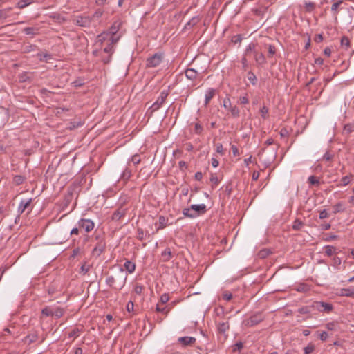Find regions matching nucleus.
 Instances as JSON below:
<instances>
[{"label": "nucleus", "mask_w": 354, "mask_h": 354, "mask_svg": "<svg viewBox=\"0 0 354 354\" xmlns=\"http://www.w3.org/2000/svg\"><path fill=\"white\" fill-rule=\"evenodd\" d=\"M127 279V274L124 269L120 268L119 271L114 276H109L106 279V283L115 290H121L125 285Z\"/></svg>", "instance_id": "obj_1"}, {"label": "nucleus", "mask_w": 354, "mask_h": 354, "mask_svg": "<svg viewBox=\"0 0 354 354\" xmlns=\"http://www.w3.org/2000/svg\"><path fill=\"white\" fill-rule=\"evenodd\" d=\"M207 212V207L205 204L192 205L189 208H184L183 214L185 216L189 218H195L199 215L203 214Z\"/></svg>", "instance_id": "obj_2"}, {"label": "nucleus", "mask_w": 354, "mask_h": 354, "mask_svg": "<svg viewBox=\"0 0 354 354\" xmlns=\"http://www.w3.org/2000/svg\"><path fill=\"white\" fill-rule=\"evenodd\" d=\"M119 39L120 37H115L114 35H110L109 32H104L97 37L95 44L102 48L104 45L109 42L111 44H115Z\"/></svg>", "instance_id": "obj_3"}, {"label": "nucleus", "mask_w": 354, "mask_h": 354, "mask_svg": "<svg viewBox=\"0 0 354 354\" xmlns=\"http://www.w3.org/2000/svg\"><path fill=\"white\" fill-rule=\"evenodd\" d=\"M164 59V54L158 52L148 57L146 60V66L148 68H156L158 66Z\"/></svg>", "instance_id": "obj_4"}, {"label": "nucleus", "mask_w": 354, "mask_h": 354, "mask_svg": "<svg viewBox=\"0 0 354 354\" xmlns=\"http://www.w3.org/2000/svg\"><path fill=\"white\" fill-rule=\"evenodd\" d=\"M12 8H8L0 10V20H5L7 22H11L16 19L18 12H13Z\"/></svg>", "instance_id": "obj_5"}, {"label": "nucleus", "mask_w": 354, "mask_h": 354, "mask_svg": "<svg viewBox=\"0 0 354 354\" xmlns=\"http://www.w3.org/2000/svg\"><path fill=\"white\" fill-rule=\"evenodd\" d=\"M168 91L164 90L161 91L160 96L158 97L156 101L151 105L150 109H151V112H154L158 111L162 105L165 103L167 97L168 96Z\"/></svg>", "instance_id": "obj_6"}, {"label": "nucleus", "mask_w": 354, "mask_h": 354, "mask_svg": "<svg viewBox=\"0 0 354 354\" xmlns=\"http://www.w3.org/2000/svg\"><path fill=\"white\" fill-rule=\"evenodd\" d=\"M264 319V316L261 313H257L250 316L245 320V325L248 327H252L257 325Z\"/></svg>", "instance_id": "obj_7"}, {"label": "nucleus", "mask_w": 354, "mask_h": 354, "mask_svg": "<svg viewBox=\"0 0 354 354\" xmlns=\"http://www.w3.org/2000/svg\"><path fill=\"white\" fill-rule=\"evenodd\" d=\"M311 307L314 310H317L320 312L329 313L330 312L333 307V305L328 303H325L323 301H314Z\"/></svg>", "instance_id": "obj_8"}, {"label": "nucleus", "mask_w": 354, "mask_h": 354, "mask_svg": "<svg viewBox=\"0 0 354 354\" xmlns=\"http://www.w3.org/2000/svg\"><path fill=\"white\" fill-rule=\"evenodd\" d=\"M113 45L109 43H106V44L104 45L103 48V52L106 54V56L102 55V61L104 62V64H109L111 59L112 54L113 53Z\"/></svg>", "instance_id": "obj_9"}, {"label": "nucleus", "mask_w": 354, "mask_h": 354, "mask_svg": "<svg viewBox=\"0 0 354 354\" xmlns=\"http://www.w3.org/2000/svg\"><path fill=\"white\" fill-rule=\"evenodd\" d=\"M77 225L80 229H83L87 233L91 232L95 227L94 222L86 218H81Z\"/></svg>", "instance_id": "obj_10"}, {"label": "nucleus", "mask_w": 354, "mask_h": 354, "mask_svg": "<svg viewBox=\"0 0 354 354\" xmlns=\"http://www.w3.org/2000/svg\"><path fill=\"white\" fill-rule=\"evenodd\" d=\"M185 75L188 80L192 81L201 80L202 79L201 74L194 68H187L185 71Z\"/></svg>", "instance_id": "obj_11"}, {"label": "nucleus", "mask_w": 354, "mask_h": 354, "mask_svg": "<svg viewBox=\"0 0 354 354\" xmlns=\"http://www.w3.org/2000/svg\"><path fill=\"white\" fill-rule=\"evenodd\" d=\"M196 339L192 337H182L178 339V342L184 347L192 346L195 344Z\"/></svg>", "instance_id": "obj_12"}, {"label": "nucleus", "mask_w": 354, "mask_h": 354, "mask_svg": "<svg viewBox=\"0 0 354 354\" xmlns=\"http://www.w3.org/2000/svg\"><path fill=\"white\" fill-rule=\"evenodd\" d=\"M106 243L104 241H100L97 243L92 250V254L95 257H99L104 251Z\"/></svg>", "instance_id": "obj_13"}, {"label": "nucleus", "mask_w": 354, "mask_h": 354, "mask_svg": "<svg viewBox=\"0 0 354 354\" xmlns=\"http://www.w3.org/2000/svg\"><path fill=\"white\" fill-rule=\"evenodd\" d=\"M127 214V209L123 208L122 206L120 207L118 209H116L113 215H112V220L118 221L122 217H124Z\"/></svg>", "instance_id": "obj_14"}, {"label": "nucleus", "mask_w": 354, "mask_h": 354, "mask_svg": "<svg viewBox=\"0 0 354 354\" xmlns=\"http://www.w3.org/2000/svg\"><path fill=\"white\" fill-rule=\"evenodd\" d=\"M122 26V22L120 21H115L113 22L111 28H109V31L106 32L110 33L111 35L116 36L117 32L119 31L120 27Z\"/></svg>", "instance_id": "obj_15"}, {"label": "nucleus", "mask_w": 354, "mask_h": 354, "mask_svg": "<svg viewBox=\"0 0 354 354\" xmlns=\"http://www.w3.org/2000/svg\"><path fill=\"white\" fill-rule=\"evenodd\" d=\"M254 57L257 65H263L266 63V59L262 53L254 52Z\"/></svg>", "instance_id": "obj_16"}, {"label": "nucleus", "mask_w": 354, "mask_h": 354, "mask_svg": "<svg viewBox=\"0 0 354 354\" xmlns=\"http://www.w3.org/2000/svg\"><path fill=\"white\" fill-rule=\"evenodd\" d=\"M169 305H166V306H164V305H161L160 304H158L156 305V310L158 313H162V314H164L165 316L167 315V314L169 313V311L171 310V308H172V306H169Z\"/></svg>", "instance_id": "obj_17"}, {"label": "nucleus", "mask_w": 354, "mask_h": 354, "mask_svg": "<svg viewBox=\"0 0 354 354\" xmlns=\"http://www.w3.org/2000/svg\"><path fill=\"white\" fill-rule=\"evenodd\" d=\"M32 201V198H30L27 201L22 200L20 202L19 205L18 207V213L19 214H22L26 210V209L28 208V207L30 205Z\"/></svg>", "instance_id": "obj_18"}, {"label": "nucleus", "mask_w": 354, "mask_h": 354, "mask_svg": "<svg viewBox=\"0 0 354 354\" xmlns=\"http://www.w3.org/2000/svg\"><path fill=\"white\" fill-rule=\"evenodd\" d=\"M324 249L327 257H332L337 253L336 247L333 245H326Z\"/></svg>", "instance_id": "obj_19"}, {"label": "nucleus", "mask_w": 354, "mask_h": 354, "mask_svg": "<svg viewBox=\"0 0 354 354\" xmlns=\"http://www.w3.org/2000/svg\"><path fill=\"white\" fill-rule=\"evenodd\" d=\"M267 9L268 7L266 6H257L252 8V12L257 16H263L266 13Z\"/></svg>", "instance_id": "obj_20"}, {"label": "nucleus", "mask_w": 354, "mask_h": 354, "mask_svg": "<svg viewBox=\"0 0 354 354\" xmlns=\"http://www.w3.org/2000/svg\"><path fill=\"white\" fill-rule=\"evenodd\" d=\"M124 267L129 274H132L136 270V264L127 259L124 263Z\"/></svg>", "instance_id": "obj_21"}, {"label": "nucleus", "mask_w": 354, "mask_h": 354, "mask_svg": "<svg viewBox=\"0 0 354 354\" xmlns=\"http://www.w3.org/2000/svg\"><path fill=\"white\" fill-rule=\"evenodd\" d=\"M216 91L214 88H209L205 93V104L207 105L210 100L214 97L215 95Z\"/></svg>", "instance_id": "obj_22"}, {"label": "nucleus", "mask_w": 354, "mask_h": 354, "mask_svg": "<svg viewBox=\"0 0 354 354\" xmlns=\"http://www.w3.org/2000/svg\"><path fill=\"white\" fill-rule=\"evenodd\" d=\"M340 292L341 296L351 297L354 298V288H342Z\"/></svg>", "instance_id": "obj_23"}, {"label": "nucleus", "mask_w": 354, "mask_h": 354, "mask_svg": "<svg viewBox=\"0 0 354 354\" xmlns=\"http://www.w3.org/2000/svg\"><path fill=\"white\" fill-rule=\"evenodd\" d=\"M340 44L346 50H348L351 48V41L346 36H343L341 38Z\"/></svg>", "instance_id": "obj_24"}, {"label": "nucleus", "mask_w": 354, "mask_h": 354, "mask_svg": "<svg viewBox=\"0 0 354 354\" xmlns=\"http://www.w3.org/2000/svg\"><path fill=\"white\" fill-rule=\"evenodd\" d=\"M39 337L36 333H31L25 337V342L28 344L35 342L38 339Z\"/></svg>", "instance_id": "obj_25"}, {"label": "nucleus", "mask_w": 354, "mask_h": 354, "mask_svg": "<svg viewBox=\"0 0 354 354\" xmlns=\"http://www.w3.org/2000/svg\"><path fill=\"white\" fill-rule=\"evenodd\" d=\"M158 221L159 227H158L157 230L164 229L168 225V218L164 216H160Z\"/></svg>", "instance_id": "obj_26"}, {"label": "nucleus", "mask_w": 354, "mask_h": 354, "mask_svg": "<svg viewBox=\"0 0 354 354\" xmlns=\"http://www.w3.org/2000/svg\"><path fill=\"white\" fill-rule=\"evenodd\" d=\"M229 324L228 322H219L218 324L217 328L218 330L220 333H225L229 329Z\"/></svg>", "instance_id": "obj_27"}, {"label": "nucleus", "mask_w": 354, "mask_h": 354, "mask_svg": "<svg viewBox=\"0 0 354 354\" xmlns=\"http://www.w3.org/2000/svg\"><path fill=\"white\" fill-rule=\"evenodd\" d=\"M333 214H336L339 212H343L345 211V207H344V204L342 202L337 203V204L333 206Z\"/></svg>", "instance_id": "obj_28"}, {"label": "nucleus", "mask_w": 354, "mask_h": 354, "mask_svg": "<svg viewBox=\"0 0 354 354\" xmlns=\"http://www.w3.org/2000/svg\"><path fill=\"white\" fill-rule=\"evenodd\" d=\"M82 125H83V123L80 120V121H72L68 123L67 129L69 130H73V129L78 128Z\"/></svg>", "instance_id": "obj_29"}, {"label": "nucleus", "mask_w": 354, "mask_h": 354, "mask_svg": "<svg viewBox=\"0 0 354 354\" xmlns=\"http://www.w3.org/2000/svg\"><path fill=\"white\" fill-rule=\"evenodd\" d=\"M200 21V18L198 17H192L185 26V28L188 27H193L196 25Z\"/></svg>", "instance_id": "obj_30"}, {"label": "nucleus", "mask_w": 354, "mask_h": 354, "mask_svg": "<svg viewBox=\"0 0 354 354\" xmlns=\"http://www.w3.org/2000/svg\"><path fill=\"white\" fill-rule=\"evenodd\" d=\"M247 77L248 80L251 82L252 85H256L257 83V78L255 74L252 71H249L247 74Z\"/></svg>", "instance_id": "obj_31"}, {"label": "nucleus", "mask_w": 354, "mask_h": 354, "mask_svg": "<svg viewBox=\"0 0 354 354\" xmlns=\"http://www.w3.org/2000/svg\"><path fill=\"white\" fill-rule=\"evenodd\" d=\"M64 313L65 310L63 308L57 307L55 310H53V316L55 317L56 318H60L64 315Z\"/></svg>", "instance_id": "obj_32"}, {"label": "nucleus", "mask_w": 354, "mask_h": 354, "mask_svg": "<svg viewBox=\"0 0 354 354\" xmlns=\"http://www.w3.org/2000/svg\"><path fill=\"white\" fill-rule=\"evenodd\" d=\"M304 226V222L299 219H296L292 224V229L294 230H300Z\"/></svg>", "instance_id": "obj_33"}, {"label": "nucleus", "mask_w": 354, "mask_h": 354, "mask_svg": "<svg viewBox=\"0 0 354 354\" xmlns=\"http://www.w3.org/2000/svg\"><path fill=\"white\" fill-rule=\"evenodd\" d=\"M23 31L26 35L33 36L37 33L38 29L34 27H26Z\"/></svg>", "instance_id": "obj_34"}, {"label": "nucleus", "mask_w": 354, "mask_h": 354, "mask_svg": "<svg viewBox=\"0 0 354 354\" xmlns=\"http://www.w3.org/2000/svg\"><path fill=\"white\" fill-rule=\"evenodd\" d=\"M162 257H163L165 258V261H169L172 257L171 250L169 248H166L162 252Z\"/></svg>", "instance_id": "obj_35"}, {"label": "nucleus", "mask_w": 354, "mask_h": 354, "mask_svg": "<svg viewBox=\"0 0 354 354\" xmlns=\"http://www.w3.org/2000/svg\"><path fill=\"white\" fill-rule=\"evenodd\" d=\"M229 111L234 118H239L240 115V110L236 106H232Z\"/></svg>", "instance_id": "obj_36"}, {"label": "nucleus", "mask_w": 354, "mask_h": 354, "mask_svg": "<svg viewBox=\"0 0 354 354\" xmlns=\"http://www.w3.org/2000/svg\"><path fill=\"white\" fill-rule=\"evenodd\" d=\"M308 183L311 185H319V180L315 176H310L308 178Z\"/></svg>", "instance_id": "obj_37"}, {"label": "nucleus", "mask_w": 354, "mask_h": 354, "mask_svg": "<svg viewBox=\"0 0 354 354\" xmlns=\"http://www.w3.org/2000/svg\"><path fill=\"white\" fill-rule=\"evenodd\" d=\"M338 239H339V236L337 235L326 234L324 235V236L323 237L322 239L324 241L329 242V241H332L334 240H337Z\"/></svg>", "instance_id": "obj_38"}, {"label": "nucleus", "mask_w": 354, "mask_h": 354, "mask_svg": "<svg viewBox=\"0 0 354 354\" xmlns=\"http://www.w3.org/2000/svg\"><path fill=\"white\" fill-rule=\"evenodd\" d=\"M131 176V171L128 168L125 169V170L122 172L121 175V178L124 180H128Z\"/></svg>", "instance_id": "obj_39"}, {"label": "nucleus", "mask_w": 354, "mask_h": 354, "mask_svg": "<svg viewBox=\"0 0 354 354\" xmlns=\"http://www.w3.org/2000/svg\"><path fill=\"white\" fill-rule=\"evenodd\" d=\"M53 310H52V309L49 306H46L41 310V315L46 316V317H48V316L53 317Z\"/></svg>", "instance_id": "obj_40"}, {"label": "nucleus", "mask_w": 354, "mask_h": 354, "mask_svg": "<svg viewBox=\"0 0 354 354\" xmlns=\"http://www.w3.org/2000/svg\"><path fill=\"white\" fill-rule=\"evenodd\" d=\"M169 300V296L168 294H163L160 296V302L158 304H160L161 305H165L167 304Z\"/></svg>", "instance_id": "obj_41"}, {"label": "nucleus", "mask_w": 354, "mask_h": 354, "mask_svg": "<svg viewBox=\"0 0 354 354\" xmlns=\"http://www.w3.org/2000/svg\"><path fill=\"white\" fill-rule=\"evenodd\" d=\"M315 7V4L313 2L309 1L304 4V8L308 12H311Z\"/></svg>", "instance_id": "obj_42"}, {"label": "nucleus", "mask_w": 354, "mask_h": 354, "mask_svg": "<svg viewBox=\"0 0 354 354\" xmlns=\"http://www.w3.org/2000/svg\"><path fill=\"white\" fill-rule=\"evenodd\" d=\"M297 291L300 292H306L308 291L309 288L306 284L302 283L298 286V287L296 288Z\"/></svg>", "instance_id": "obj_43"}, {"label": "nucleus", "mask_w": 354, "mask_h": 354, "mask_svg": "<svg viewBox=\"0 0 354 354\" xmlns=\"http://www.w3.org/2000/svg\"><path fill=\"white\" fill-rule=\"evenodd\" d=\"M25 178L21 175H17L14 177V181L17 185L22 184Z\"/></svg>", "instance_id": "obj_44"}, {"label": "nucleus", "mask_w": 354, "mask_h": 354, "mask_svg": "<svg viewBox=\"0 0 354 354\" xmlns=\"http://www.w3.org/2000/svg\"><path fill=\"white\" fill-rule=\"evenodd\" d=\"M242 39L243 37L241 35H236L232 37L231 41L234 44H240Z\"/></svg>", "instance_id": "obj_45"}, {"label": "nucleus", "mask_w": 354, "mask_h": 354, "mask_svg": "<svg viewBox=\"0 0 354 354\" xmlns=\"http://www.w3.org/2000/svg\"><path fill=\"white\" fill-rule=\"evenodd\" d=\"M80 334V330L77 328H73L70 333H68L69 337L76 338L79 336Z\"/></svg>", "instance_id": "obj_46"}, {"label": "nucleus", "mask_w": 354, "mask_h": 354, "mask_svg": "<svg viewBox=\"0 0 354 354\" xmlns=\"http://www.w3.org/2000/svg\"><path fill=\"white\" fill-rule=\"evenodd\" d=\"M315 350V346L312 344H309L307 346L304 348L305 354H310Z\"/></svg>", "instance_id": "obj_47"}, {"label": "nucleus", "mask_w": 354, "mask_h": 354, "mask_svg": "<svg viewBox=\"0 0 354 354\" xmlns=\"http://www.w3.org/2000/svg\"><path fill=\"white\" fill-rule=\"evenodd\" d=\"M342 263V260L339 257L334 256L332 259V266L335 267L339 266Z\"/></svg>", "instance_id": "obj_48"}, {"label": "nucleus", "mask_w": 354, "mask_h": 354, "mask_svg": "<svg viewBox=\"0 0 354 354\" xmlns=\"http://www.w3.org/2000/svg\"><path fill=\"white\" fill-rule=\"evenodd\" d=\"M223 106L225 109L227 110H229L232 106L230 99L229 97L224 98Z\"/></svg>", "instance_id": "obj_49"}, {"label": "nucleus", "mask_w": 354, "mask_h": 354, "mask_svg": "<svg viewBox=\"0 0 354 354\" xmlns=\"http://www.w3.org/2000/svg\"><path fill=\"white\" fill-rule=\"evenodd\" d=\"M255 47H256V44H254V43H250L246 48L245 50V53H244V55H247L249 52L250 51H255Z\"/></svg>", "instance_id": "obj_50"}, {"label": "nucleus", "mask_w": 354, "mask_h": 354, "mask_svg": "<svg viewBox=\"0 0 354 354\" xmlns=\"http://www.w3.org/2000/svg\"><path fill=\"white\" fill-rule=\"evenodd\" d=\"M351 177H352L351 175L342 177L341 179V185L343 186L348 185L350 183Z\"/></svg>", "instance_id": "obj_51"}, {"label": "nucleus", "mask_w": 354, "mask_h": 354, "mask_svg": "<svg viewBox=\"0 0 354 354\" xmlns=\"http://www.w3.org/2000/svg\"><path fill=\"white\" fill-rule=\"evenodd\" d=\"M243 344L241 342H236L233 346L232 351L233 352L240 351L243 348Z\"/></svg>", "instance_id": "obj_52"}, {"label": "nucleus", "mask_w": 354, "mask_h": 354, "mask_svg": "<svg viewBox=\"0 0 354 354\" xmlns=\"http://www.w3.org/2000/svg\"><path fill=\"white\" fill-rule=\"evenodd\" d=\"M260 113H261V117L263 118V119H266L267 117H268V109L263 106L261 109H260Z\"/></svg>", "instance_id": "obj_53"}, {"label": "nucleus", "mask_w": 354, "mask_h": 354, "mask_svg": "<svg viewBox=\"0 0 354 354\" xmlns=\"http://www.w3.org/2000/svg\"><path fill=\"white\" fill-rule=\"evenodd\" d=\"M268 57H271L276 53V48L273 45L268 46Z\"/></svg>", "instance_id": "obj_54"}, {"label": "nucleus", "mask_w": 354, "mask_h": 354, "mask_svg": "<svg viewBox=\"0 0 354 354\" xmlns=\"http://www.w3.org/2000/svg\"><path fill=\"white\" fill-rule=\"evenodd\" d=\"M344 131L347 133L354 131V126L351 124H346L344 127Z\"/></svg>", "instance_id": "obj_55"}, {"label": "nucleus", "mask_w": 354, "mask_h": 354, "mask_svg": "<svg viewBox=\"0 0 354 354\" xmlns=\"http://www.w3.org/2000/svg\"><path fill=\"white\" fill-rule=\"evenodd\" d=\"M343 1H336L335 3L333 4L331 10H332V11H333L335 12V15L337 14V12H338L337 9L339 8L340 4Z\"/></svg>", "instance_id": "obj_56"}, {"label": "nucleus", "mask_w": 354, "mask_h": 354, "mask_svg": "<svg viewBox=\"0 0 354 354\" xmlns=\"http://www.w3.org/2000/svg\"><path fill=\"white\" fill-rule=\"evenodd\" d=\"M131 161L134 165H138L140 162L141 159L138 154H135L131 157Z\"/></svg>", "instance_id": "obj_57"}, {"label": "nucleus", "mask_w": 354, "mask_h": 354, "mask_svg": "<svg viewBox=\"0 0 354 354\" xmlns=\"http://www.w3.org/2000/svg\"><path fill=\"white\" fill-rule=\"evenodd\" d=\"M216 151L221 155L224 154V149L221 143L216 145Z\"/></svg>", "instance_id": "obj_58"}, {"label": "nucleus", "mask_w": 354, "mask_h": 354, "mask_svg": "<svg viewBox=\"0 0 354 354\" xmlns=\"http://www.w3.org/2000/svg\"><path fill=\"white\" fill-rule=\"evenodd\" d=\"M90 269V266H86V263H84L82 266H81V273H82L83 274H86L88 270Z\"/></svg>", "instance_id": "obj_59"}, {"label": "nucleus", "mask_w": 354, "mask_h": 354, "mask_svg": "<svg viewBox=\"0 0 354 354\" xmlns=\"http://www.w3.org/2000/svg\"><path fill=\"white\" fill-rule=\"evenodd\" d=\"M239 102L241 104H246L249 102L247 94L239 97Z\"/></svg>", "instance_id": "obj_60"}, {"label": "nucleus", "mask_w": 354, "mask_h": 354, "mask_svg": "<svg viewBox=\"0 0 354 354\" xmlns=\"http://www.w3.org/2000/svg\"><path fill=\"white\" fill-rule=\"evenodd\" d=\"M328 216V214L326 209H323L319 212V219H324Z\"/></svg>", "instance_id": "obj_61"}, {"label": "nucleus", "mask_w": 354, "mask_h": 354, "mask_svg": "<svg viewBox=\"0 0 354 354\" xmlns=\"http://www.w3.org/2000/svg\"><path fill=\"white\" fill-rule=\"evenodd\" d=\"M143 287L142 285L136 284L134 288V291L136 294L140 295L142 292Z\"/></svg>", "instance_id": "obj_62"}, {"label": "nucleus", "mask_w": 354, "mask_h": 354, "mask_svg": "<svg viewBox=\"0 0 354 354\" xmlns=\"http://www.w3.org/2000/svg\"><path fill=\"white\" fill-rule=\"evenodd\" d=\"M39 57H40V60H41V61L45 60L46 62L51 58L50 55H49L48 53L40 54Z\"/></svg>", "instance_id": "obj_63"}, {"label": "nucleus", "mask_w": 354, "mask_h": 354, "mask_svg": "<svg viewBox=\"0 0 354 354\" xmlns=\"http://www.w3.org/2000/svg\"><path fill=\"white\" fill-rule=\"evenodd\" d=\"M269 254V252L267 250H262L259 252V257L261 258H265Z\"/></svg>", "instance_id": "obj_64"}]
</instances>
